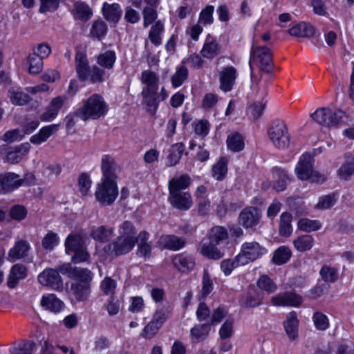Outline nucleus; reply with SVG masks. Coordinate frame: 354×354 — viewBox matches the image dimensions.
<instances>
[{"instance_id": "1", "label": "nucleus", "mask_w": 354, "mask_h": 354, "mask_svg": "<svg viewBox=\"0 0 354 354\" xmlns=\"http://www.w3.org/2000/svg\"><path fill=\"white\" fill-rule=\"evenodd\" d=\"M59 271L67 277L75 279L68 290L70 297L77 302L86 301L91 295L92 272L87 268L73 266L71 263L60 266Z\"/></svg>"}, {"instance_id": "2", "label": "nucleus", "mask_w": 354, "mask_h": 354, "mask_svg": "<svg viewBox=\"0 0 354 354\" xmlns=\"http://www.w3.org/2000/svg\"><path fill=\"white\" fill-rule=\"evenodd\" d=\"M191 184V178L187 174L174 178L169 182V200L170 203L176 208L181 210H187L192 205V199L190 194L185 190Z\"/></svg>"}, {"instance_id": "3", "label": "nucleus", "mask_w": 354, "mask_h": 354, "mask_svg": "<svg viewBox=\"0 0 354 354\" xmlns=\"http://www.w3.org/2000/svg\"><path fill=\"white\" fill-rule=\"evenodd\" d=\"M141 82L145 85L142 90V102L147 111L154 114L158 106V75L149 70H145L141 74Z\"/></svg>"}, {"instance_id": "4", "label": "nucleus", "mask_w": 354, "mask_h": 354, "mask_svg": "<svg viewBox=\"0 0 354 354\" xmlns=\"http://www.w3.org/2000/svg\"><path fill=\"white\" fill-rule=\"evenodd\" d=\"M108 106L103 97L98 94H93L84 101L83 105L77 109L75 115L84 121L89 119L96 120L106 114Z\"/></svg>"}, {"instance_id": "5", "label": "nucleus", "mask_w": 354, "mask_h": 354, "mask_svg": "<svg viewBox=\"0 0 354 354\" xmlns=\"http://www.w3.org/2000/svg\"><path fill=\"white\" fill-rule=\"evenodd\" d=\"M295 173L300 180H310L312 182L322 183L326 180L324 176L313 170V158L310 154H303L295 167Z\"/></svg>"}, {"instance_id": "6", "label": "nucleus", "mask_w": 354, "mask_h": 354, "mask_svg": "<svg viewBox=\"0 0 354 354\" xmlns=\"http://www.w3.org/2000/svg\"><path fill=\"white\" fill-rule=\"evenodd\" d=\"M95 196L102 206L112 205L118 196L116 181L102 179L97 185Z\"/></svg>"}, {"instance_id": "7", "label": "nucleus", "mask_w": 354, "mask_h": 354, "mask_svg": "<svg viewBox=\"0 0 354 354\" xmlns=\"http://www.w3.org/2000/svg\"><path fill=\"white\" fill-rule=\"evenodd\" d=\"M268 136L273 145L279 149H286L290 145V134L283 121L276 120L268 129Z\"/></svg>"}, {"instance_id": "8", "label": "nucleus", "mask_w": 354, "mask_h": 354, "mask_svg": "<svg viewBox=\"0 0 354 354\" xmlns=\"http://www.w3.org/2000/svg\"><path fill=\"white\" fill-rule=\"evenodd\" d=\"M344 113L341 110L333 111L328 108H319L310 114V118L317 124L326 127H335L339 124Z\"/></svg>"}, {"instance_id": "9", "label": "nucleus", "mask_w": 354, "mask_h": 354, "mask_svg": "<svg viewBox=\"0 0 354 354\" xmlns=\"http://www.w3.org/2000/svg\"><path fill=\"white\" fill-rule=\"evenodd\" d=\"M259 66L261 71L270 73L272 71V57L270 50L264 46L252 48L250 53V66L252 75V64Z\"/></svg>"}, {"instance_id": "10", "label": "nucleus", "mask_w": 354, "mask_h": 354, "mask_svg": "<svg viewBox=\"0 0 354 354\" xmlns=\"http://www.w3.org/2000/svg\"><path fill=\"white\" fill-rule=\"evenodd\" d=\"M267 249L257 241H248L242 244L238 254L244 266L254 261L267 253Z\"/></svg>"}, {"instance_id": "11", "label": "nucleus", "mask_w": 354, "mask_h": 354, "mask_svg": "<svg viewBox=\"0 0 354 354\" xmlns=\"http://www.w3.org/2000/svg\"><path fill=\"white\" fill-rule=\"evenodd\" d=\"M135 246V241L131 239H126L118 236L114 241L106 245L104 248L107 254L120 256L131 252Z\"/></svg>"}, {"instance_id": "12", "label": "nucleus", "mask_w": 354, "mask_h": 354, "mask_svg": "<svg viewBox=\"0 0 354 354\" xmlns=\"http://www.w3.org/2000/svg\"><path fill=\"white\" fill-rule=\"evenodd\" d=\"M58 270L53 268H47L43 270L37 277L38 281L44 286L50 287L57 291H62L63 289V280L59 275Z\"/></svg>"}, {"instance_id": "13", "label": "nucleus", "mask_w": 354, "mask_h": 354, "mask_svg": "<svg viewBox=\"0 0 354 354\" xmlns=\"http://www.w3.org/2000/svg\"><path fill=\"white\" fill-rule=\"evenodd\" d=\"M303 301L302 297L294 292L279 293L271 299V303L276 306H299Z\"/></svg>"}, {"instance_id": "14", "label": "nucleus", "mask_w": 354, "mask_h": 354, "mask_svg": "<svg viewBox=\"0 0 354 354\" xmlns=\"http://www.w3.org/2000/svg\"><path fill=\"white\" fill-rule=\"evenodd\" d=\"M217 245L205 237L200 242L197 250L203 257L213 260H218L221 259L224 254L216 247Z\"/></svg>"}, {"instance_id": "15", "label": "nucleus", "mask_w": 354, "mask_h": 354, "mask_svg": "<svg viewBox=\"0 0 354 354\" xmlns=\"http://www.w3.org/2000/svg\"><path fill=\"white\" fill-rule=\"evenodd\" d=\"M237 77L236 69L234 66H226L219 72L220 88L228 92L232 89Z\"/></svg>"}, {"instance_id": "16", "label": "nucleus", "mask_w": 354, "mask_h": 354, "mask_svg": "<svg viewBox=\"0 0 354 354\" xmlns=\"http://www.w3.org/2000/svg\"><path fill=\"white\" fill-rule=\"evenodd\" d=\"M118 167L113 156L106 154L102 156L101 160V170L102 172V180L116 181V171Z\"/></svg>"}, {"instance_id": "17", "label": "nucleus", "mask_w": 354, "mask_h": 354, "mask_svg": "<svg viewBox=\"0 0 354 354\" xmlns=\"http://www.w3.org/2000/svg\"><path fill=\"white\" fill-rule=\"evenodd\" d=\"M260 218L261 214L259 209L254 207H249L241 212L239 221L244 227L250 228L257 225Z\"/></svg>"}, {"instance_id": "18", "label": "nucleus", "mask_w": 354, "mask_h": 354, "mask_svg": "<svg viewBox=\"0 0 354 354\" xmlns=\"http://www.w3.org/2000/svg\"><path fill=\"white\" fill-rule=\"evenodd\" d=\"M174 266L181 272H189L195 266V259L185 254H176L172 259Z\"/></svg>"}, {"instance_id": "19", "label": "nucleus", "mask_w": 354, "mask_h": 354, "mask_svg": "<svg viewBox=\"0 0 354 354\" xmlns=\"http://www.w3.org/2000/svg\"><path fill=\"white\" fill-rule=\"evenodd\" d=\"M30 245L27 241L20 240L15 243L8 254L7 259L10 262H15L28 255Z\"/></svg>"}, {"instance_id": "20", "label": "nucleus", "mask_w": 354, "mask_h": 354, "mask_svg": "<svg viewBox=\"0 0 354 354\" xmlns=\"http://www.w3.org/2000/svg\"><path fill=\"white\" fill-rule=\"evenodd\" d=\"M64 104V98L57 96L53 98L49 105L46 107V111L40 115V119L43 122H50L56 118L59 111Z\"/></svg>"}, {"instance_id": "21", "label": "nucleus", "mask_w": 354, "mask_h": 354, "mask_svg": "<svg viewBox=\"0 0 354 354\" xmlns=\"http://www.w3.org/2000/svg\"><path fill=\"white\" fill-rule=\"evenodd\" d=\"M21 185L19 176L14 173H6L0 176V193H6Z\"/></svg>"}, {"instance_id": "22", "label": "nucleus", "mask_w": 354, "mask_h": 354, "mask_svg": "<svg viewBox=\"0 0 354 354\" xmlns=\"http://www.w3.org/2000/svg\"><path fill=\"white\" fill-rule=\"evenodd\" d=\"M287 32L292 37L310 38L315 35V29L311 24L302 21L289 28Z\"/></svg>"}, {"instance_id": "23", "label": "nucleus", "mask_w": 354, "mask_h": 354, "mask_svg": "<svg viewBox=\"0 0 354 354\" xmlns=\"http://www.w3.org/2000/svg\"><path fill=\"white\" fill-rule=\"evenodd\" d=\"M27 275V269L25 266L20 263L14 265L10 271L7 284L10 288H15L19 281L24 279Z\"/></svg>"}, {"instance_id": "24", "label": "nucleus", "mask_w": 354, "mask_h": 354, "mask_svg": "<svg viewBox=\"0 0 354 354\" xmlns=\"http://www.w3.org/2000/svg\"><path fill=\"white\" fill-rule=\"evenodd\" d=\"M59 124H50L43 127L39 132L32 135L30 138V142L35 145H39L45 142L48 139L58 131Z\"/></svg>"}, {"instance_id": "25", "label": "nucleus", "mask_w": 354, "mask_h": 354, "mask_svg": "<svg viewBox=\"0 0 354 354\" xmlns=\"http://www.w3.org/2000/svg\"><path fill=\"white\" fill-rule=\"evenodd\" d=\"M221 53V46L212 36L206 37L203 47L201 50V55L207 59H213Z\"/></svg>"}, {"instance_id": "26", "label": "nucleus", "mask_w": 354, "mask_h": 354, "mask_svg": "<svg viewBox=\"0 0 354 354\" xmlns=\"http://www.w3.org/2000/svg\"><path fill=\"white\" fill-rule=\"evenodd\" d=\"M90 67L86 55L82 51H77L75 55V69L80 80H88V71Z\"/></svg>"}, {"instance_id": "27", "label": "nucleus", "mask_w": 354, "mask_h": 354, "mask_svg": "<svg viewBox=\"0 0 354 354\" xmlns=\"http://www.w3.org/2000/svg\"><path fill=\"white\" fill-rule=\"evenodd\" d=\"M41 306L45 310L57 313L63 308L64 304L54 294H47L42 297Z\"/></svg>"}, {"instance_id": "28", "label": "nucleus", "mask_w": 354, "mask_h": 354, "mask_svg": "<svg viewBox=\"0 0 354 354\" xmlns=\"http://www.w3.org/2000/svg\"><path fill=\"white\" fill-rule=\"evenodd\" d=\"M114 228L108 225H100L93 228L91 236L95 241L105 243L109 241L113 236Z\"/></svg>"}, {"instance_id": "29", "label": "nucleus", "mask_w": 354, "mask_h": 354, "mask_svg": "<svg viewBox=\"0 0 354 354\" xmlns=\"http://www.w3.org/2000/svg\"><path fill=\"white\" fill-rule=\"evenodd\" d=\"M298 319L297 313L294 311L288 314L286 320L283 325L285 330L289 338L292 340L295 339L298 335Z\"/></svg>"}, {"instance_id": "30", "label": "nucleus", "mask_w": 354, "mask_h": 354, "mask_svg": "<svg viewBox=\"0 0 354 354\" xmlns=\"http://www.w3.org/2000/svg\"><path fill=\"white\" fill-rule=\"evenodd\" d=\"M160 242L165 248L174 251L179 250L186 245L185 239L175 235L162 236Z\"/></svg>"}, {"instance_id": "31", "label": "nucleus", "mask_w": 354, "mask_h": 354, "mask_svg": "<svg viewBox=\"0 0 354 354\" xmlns=\"http://www.w3.org/2000/svg\"><path fill=\"white\" fill-rule=\"evenodd\" d=\"M8 95L10 102L17 106H24L31 100L28 93L20 88H11L8 90Z\"/></svg>"}, {"instance_id": "32", "label": "nucleus", "mask_w": 354, "mask_h": 354, "mask_svg": "<svg viewBox=\"0 0 354 354\" xmlns=\"http://www.w3.org/2000/svg\"><path fill=\"white\" fill-rule=\"evenodd\" d=\"M102 12L107 21L114 23L119 21L122 15V10L119 4H109L106 2L103 4Z\"/></svg>"}, {"instance_id": "33", "label": "nucleus", "mask_w": 354, "mask_h": 354, "mask_svg": "<svg viewBox=\"0 0 354 354\" xmlns=\"http://www.w3.org/2000/svg\"><path fill=\"white\" fill-rule=\"evenodd\" d=\"M273 175L277 180L274 182L273 188L277 192L283 191L287 185L289 178L286 171L280 168L275 167L273 169Z\"/></svg>"}, {"instance_id": "34", "label": "nucleus", "mask_w": 354, "mask_h": 354, "mask_svg": "<svg viewBox=\"0 0 354 354\" xmlns=\"http://www.w3.org/2000/svg\"><path fill=\"white\" fill-rule=\"evenodd\" d=\"M206 238L215 244L219 245L222 241L228 239V232L224 227L214 226L209 230Z\"/></svg>"}, {"instance_id": "35", "label": "nucleus", "mask_w": 354, "mask_h": 354, "mask_svg": "<svg viewBox=\"0 0 354 354\" xmlns=\"http://www.w3.org/2000/svg\"><path fill=\"white\" fill-rule=\"evenodd\" d=\"M314 242V238L311 235L304 234L295 239L293 245L296 250L304 252L310 250L313 248Z\"/></svg>"}, {"instance_id": "36", "label": "nucleus", "mask_w": 354, "mask_h": 354, "mask_svg": "<svg viewBox=\"0 0 354 354\" xmlns=\"http://www.w3.org/2000/svg\"><path fill=\"white\" fill-rule=\"evenodd\" d=\"M165 28L162 22L158 20L153 24L149 30L148 38L155 46H160L162 43L161 35Z\"/></svg>"}, {"instance_id": "37", "label": "nucleus", "mask_w": 354, "mask_h": 354, "mask_svg": "<svg viewBox=\"0 0 354 354\" xmlns=\"http://www.w3.org/2000/svg\"><path fill=\"white\" fill-rule=\"evenodd\" d=\"M184 151L185 145L183 143L178 142L173 145L167 156V165L170 167L176 165L180 160Z\"/></svg>"}, {"instance_id": "38", "label": "nucleus", "mask_w": 354, "mask_h": 354, "mask_svg": "<svg viewBox=\"0 0 354 354\" xmlns=\"http://www.w3.org/2000/svg\"><path fill=\"white\" fill-rule=\"evenodd\" d=\"M227 172V160L222 157L219 160L212 166V176L217 180H222L225 177Z\"/></svg>"}, {"instance_id": "39", "label": "nucleus", "mask_w": 354, "mask_h": 354, "mask_svg": "<svg viewBox=\"0 0 354 354\" xmlns=\"http://www.w3.org/2000/svg\"><path fill=\"white\" fill-rule=\"evenodd\" d=\"M292 252L287 246H280L273 254L272 262L276 265H283L291 257Z\"/></svg>"}, {"instance_id": "40", "label": "nucleus", "mask_w": 354, "mask_h": 354, "mask_svg": "<svg viewBox=\"0 0 354 354\" xmlns=\"http://www.w3.org/2000/svg\"><path fill=\"white\" fill-rule=\"evenodd\" d=\"M118 232L119 236L131 239L133 241H136V236L138 234L133 223L129 221H124L120 225Z\"/></svg>"}, {"instance_id": "41", "label": "nucleus", "mask_w": 354, "mask_h": 354, "mask_svg": "<svg viewBox=\"0 0 354 354\" xmlns=\"http://www.w3.org/2000/svg\"><path fill=\"white\" fill-rule=\"evenodd\" d=\"M116 60L115 53L113 50H107L97 56V64L102 67L111 69L113 67Z\"/></svg>"}, {"instance_id": "42", "label": "nucleus", "mask_w": 354, "mask_h": 354, "mask_svg": "<svg viewBox=\"0 0 354 354\" xmlns=\"http://www.w3.org/2000/svg\"><path fill=\"white\" fill-rule=\"evenodd\" d=\"M210 330L209 324L196 325L191 329L192 339L194 342H200L207 338Z\"/></svg>"}, {"instance_id": "43", "label": "nucleus", "mask_w": 354, "mask_h": 354, "mask_svg": "<svg viewBox=\"0 0 354 354\" xmlns=\"http://www.w3.org/2000/svg\"><path fill=\"white\" fill-rule=\"evenodd\" d=\"M292 216L290 214L284 212L280 216L279 233L281 236H289L292 232L291 225Z\"/></svg>"}, {"instance_id": "44", "label": "nucleus", "mask_w": 354, "mask_h": 354, "mask_svg": "<svg viewBox=\"0 0 354 354\" xmlns=\"http://www.w3.org/2000/svg\"><path fill=\"white\" fill-rule=\"evenodd\" d=\"M298 228L306 232H311L319 230L321 223L317 220H310L306 218H301L297 223Z\"/></svg>"}, {"instance_id": "45", "label": "nucleus", "mask_w": 354, "mask_h": 354, "mask_svg": "<svg viewBox=\"0 0 354 354\" xmlns=\"http://www.w3.org/2000/svg\"><path fill=\"white\" fill-rule=\"evenodd\" d=\"M241 266L244 264L241 263L238 254L234 259H224L221 262V269L226 276L230 274L234 268Z\"/></svg>"}, {"instance_id": "46", "label": "nucleus", "mask_w": 354, "mask_h": 354, "mask_svg": "<svg viewBox=\"0 0 354 354\" xmlns=\"http://www.w3.org/2000/svg\"><path fill=\"white\" fill-rule=\"evenodd\" d=\"M65 247L67 253L75 252L84 247L83 240L80 235L70 234L66 239Z\"/></svg>"}, {"instance_id": "47", "label": "nucleus", "mask_w": 354, "mask_h": 354, "mask_svg": "<svg viewBox=\"0 0 354 354\" xmlns=\"http://www.w3.org/2000/svg\"><path fill=\"white\" fill-rule=\"evenodd\" d=\"M228 148L233 151H240L244 148L243 138L241 134L234 133L229 136L227 139Z\"/></svg>"}, {"instance_id": "48", "label": "nucleus", "mask_w": 354, "mask_h": 354, "mask_svg": "<svg viewBox=\"0 0 354 354\" xmlns=\"http://www.w3.org/2000/svg\"><path fill=\"white\" fill-rule=\"evenodd\" d=\"M322 279L326 283H334L338 279V272L335 268L327 265L322 266L319 271Z\"/></svg>"}, {"instance_id": "49", "label": "nucleus", "mask_w": 354, "mask_h": 354, "mask_svg": "<svg viewBox=\"0 0 354 354\" xmlns=\"http://www.w3.org/2000/svg\"><path fill=\"white\" fill-rule=\"evenodd\" d=\"M143 26L147 28L153 22L156 23L158 18V13L156 6H146L142 10Z\"/></svg>"}, {"instance_id": "50", "label": "nucleus", "mask_w": 354, "mask_h": 354, "mask_svg": "<svg viewBox=\"0 0 354 354\" xmlns=\"http://www.w3.org/2000/svg\"><path fill=\"white\" fill-rule=\"evenodd\" d=\"M266 105V102L263 101L252 104L248 109L249 117L253 120H258L262 115Z\"/></svg>"}, {"instance_id": "51", "label": "nucleus", "mask_w": 354, "mask_h": 354, "mask_svg": "<svg viewBox=\"0 0 354 354\" xmlns=\"http://www.w3.org/2000/svg\"><path fill=\"white\" fill-rule=\"evenodd\" d=\"M257 285L261 290L266 291L268 294L273 293L277 288V285L267 275L261 276Z\"/></svg>"}, {"instance_id": "52", "label": "nucleus", "mask_w": 354, "mask_h": 354, "mask_svg": "<svg viewBox=\"0 0 354 354\" xmlns=\"http://www.w3.org/2000/svg\"><path fill=\"white\" fill-rule=\"evenodd\" d=\"M313 321L316 329L319 330H326L329 327L327 316L321 312L317 311L313 314Z\"/></svg>"}, {"instance_id": "53", "label": "nucleus", "mask_w": 354, "mask_h": 354, "mask_svg": "<svg viewBox=\"0 0 354 354\" xmlns=\"http://www.w3.org/2000/svg\"><path fill=\"white\" fill-rule=\"evenodd\" d=\"M107 32L106 24L102 20H97L93 22L91 29V35L92 37L100 39L106 35Z\"/></svg>"}, {"instance_id": "54", "label": "nucleus", "mask_w": 354, "mask_h": 354, "mask_svg": "<svg viewBox=\"0 0 354 354\" xmlns=\"http://www.w3.org/2000/svg\"><path fill=\"white\" fill-rule=\"evenodd\" d=\"M28 61L30 64L29 73L31 74L39 73L44 66L43 59L35 54H30L28 57Z\"/></svg>"}, {"instance_id": "55", "label": "nucleus", "mask_w": 354, "mask_h": 354, "mask_svg": "<svg viewBox=\"0 0 354 354\" xmlns=\"http://www.w3.org/2000/svg\"><path fill=\"white\" fill-rule=\"evenodd\" d=\"M35 344L32 342H26L19 344L11 350L12 354H35Z\"/></svg>"}, {"instance_id": "56", "label": "nucleus", "mask_w": 354, "mask_h": 354, "mask_svg": "<svg viewBox=\"0 0 354 354\" xmlns=\"http://www.w3.org/2000/svg\"><path fill=\"white\" fill-rule=\"evenodd\" d=\"M188 77V71L186 67H179L171 77V83L174 87L180 86Z\"/></svg>"}, {"instance_id": "57", "label": "nucleus", "mask_w": 354, "mask_h": 354, "mask_svg": "<svg viewBox=\"0 0 354 354\" xmlns=\"http://www.w3.org/2000/svg\"><path fill=\"white\" fill-rule=\"evenodd\" d=\"M214 7L212 5L207 6L200 13L198 23L204 26L212 24L214 21L213 13Z\"/></svg>"}, {"instance_id": "58", "label": "nucleus", "mask_w": 354, "mask_h": 354, "mask_svg": "<svg viewBox=\"0 0 354 354\" xmlns=\"http://www.w3.org/2000/svg\"><path fill=\"white\" fill-rule=\"evenodd\" d=\"M28 214L26 208L21 205H15L10 207L9 215L12 220L21 221L24 220Z\"/></svg>"}, {"instance_id": "59", "label": "nucleus", "mask_w": 354, "mask_h": 354, "mask_svg": "<svg viewBox=\"0 0 354 354\" xmlns=\"http://www.w3.org/2000/svg\"><path fill=\"white\" fill-rule=\"evenodd\" d=\"M213 290V282L207 269L203 270L201 295L206 297Z\"/></svg>"}, {"instance_id": "60", "label": "nucleus", "mask_w": 354, "mask_h": 354, "mask_svg": "<svg viewBox=\"0 0 354 354\" xmlns=\"http://www.w3.org/2000/svg\"><path fill=\"white\" fill-rule=\"evenodd\" d=\"M59 243V237L55 232H50L43 238L42 247L47 250H52Z\"/></svg>"}, {"instance_id": "61", "label": "nucleus", "mask_w": 354, "mask_h": 354, "mask_svg": "<svg viewBox=\"0 0 354 354\" xmlns=\"http://www.w3.org/2000/svg\"><path fill=\"white\" fill-rule=\"evenodd\" d=\"M75 14L78 19H88L92 14L89 7L84 3L76 2L74 5Z\"/></svg>"}, {"instance_id": "62", "label": "nucleus", "mask_w": 354, "mask_h": 354, "mask_svg": "<svg viewBox=\"0 0 354 354\" xmlns=\"http://www.w3.org/2000/svg\"><path fill=\"white\" fill-rule=\"evenodd\" d=\"M88 80L93 83L102 82L104 81V71L97 66H93L88 71Z\"/></svg>"}, {"instance_id": "63", "label": "nucleus", "mask_w": 354, "mask_h": 354, "mask_svg": "<svg viewBox=\"0 0 354 354\" xmlns=\"http://www.w3.org/2000/svg\"><path fill=\"white\" fill-rule=\"evenodd\" d=\"M100 288L106 295L112 296L116 288V281L111 277H105L101 282Z\"/></svg>"}, {"instance_id": "64", "label": "nucleus", "mask_w": 354, "mask_h": 354, "mask_svg": "<svg viewBox=\"0 0 354 354\" xmlns=\"http://www.w3.org/2000/svg\"><path fill=\"white\" fill-rule=\"evenodd\" d=\"M91 180L88 174L83 173L80 174L78 179L79 189L83 196H86L91 186Z\"/></svg>"}]
</instances>
